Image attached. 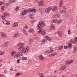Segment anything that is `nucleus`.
<instances>
[{"mask_svg":"<svg viewBox=\"0 0 77 77\" xmlns=\"http://www.w3.org/2000/svg\"><path fill=\"white\" fill-rule=\"evenodd\" d=\"M38 57L39 60H42H42H44L45 59L44 57L42 55L39 56Z\"/></svg>","mask_w":77,"mask_h":77,"instance_id":"nucleus-12","label":"nucleus"},{"mask_svg":"<svg viewBox=\"0 0 77 77\" xmlns=\"http://www.w3.org/2000/svg\"><path fill=\"white\" fill-rule=\"evenodd\" d=\"M3 15L1 16V18L2 19H5L6 18V16L8 17L9 16V14L8 13L6 12H4L3 13Z\"/></svg>","mask_w":77,"mask_h":77,"instance_id":"nucleus-3","label":"nucleus"},{"mask_svg":"<svg viewBox=\"0 0 77 77\" xmlns=\"http://www.w3.org/2000/svg\"><path fill=\"white\" fill-rule=\"evenodd\" d=\"M47 39V40H48V41H51V38L49 37V36H46L45 37Z\"/></svg>","mask_w":77,"mask_h":77,"instance_id":"nucleus-36","label":"nucleus"},{"mask_svg":"<svg viewBox=\"0 0 77 77\" xmlns=\"http://www.w3.org/2000/svg\"><path fill=\"white\" fill-rule=\"evenodd\" d=\"M56 54V53H54V54H51V56H55Z\"/></svg>","mask_w":77,"mask_h":77,"instance_id":"nucleus-46","label":"nucleus"},{"mask_svg":"<svg viewBox=\"0 0 77 77\" xmlns=\"http://www.w3.org/2000/svg\"><path fill=\"white\" fill-rule=\"evenodd\" d=\"M62 22V20H59V21L57 20V23L58 24H60V23H61Z\"/></svg>","mask_w":77,"mask_h":77,"instance_id":"nucleus-37","label":"nucleus"},{"mask_svg":"<svg viewBox=\"0 0 77 77\" xmlns=\"http://www.w3.org/2000/svg\"><path fill=\"white\" fill-rule=\"evenodd\" d=\"M23 47L20 46V47H19V48H18V49L19 50H22V49H23Z\"/></svg>","mask_w":77,"mask_h":77,"instance_id":"nucleus-42","label":"nucleus"},{"mask_svg":"<svg viewBox=\"0 0 77 77\" xmlns=\"http://www.w3.org/2000/svg\"><path fill=\"white\" fill-rule=\"evenodd\" d=\"M29 17H33V16H34L35 14H33V13L31 12V13H29Z\"/></svg>","mask_w":77,"mask_h":77,"instance_id":"nucleus-32","label":"nucleus"},{"mask_svg":"<svg viewBox=\"0 0 77 77\" xmlns=\"http://www.w3.org/2000/svg\"><path fill=\"white\" fill-rule=\"evenodd\" d=\"M57 33L60 37V36H62V34L61 32H60L59 31Z\"/></svg>","mask_w":77,"mask_h":77,"instance_id":"nucleus-31","label":"nucleus"},{"mask_svg":"<svg viewBox=\"0 0 77 77\" xmlns=\"http://www.w3.org/2000/svg\"><path fill=\"white\" fill-rule=\"evenodd\" d=\"M27 13H28V10H25L22 12L21 15H22L23 16H24V15H26Z\"/></svg>","mask_w":77,"mask_h":77,"instance_id":"nucleus-5","label":"nucleus"},{"mask_svg":"<svg viewBox=\"0 0 77 77\" xmlns=\"http://www.w3.org/2000/svg\"><path fill=\"white\" fill-rule=\"evenodd\" d=\"M63 5V1H61L59 4V7H60H60H62V6Z\"/></svg>","mask_w":77,"mask_h":77,"instance_id":"nucleus-23","label":"nucleus"},{"mask_svg":"<svg viewBox=\"0 0 77 77\" xmlns=\"http://www.w3.org/2000/svg\"><path fill=\"white\" fill-rule=\"evenodd\" d=\"M47 39V40H48V41H51V38L49 37V36H46L45 37Z\"/></svg>","mask_w":77,"mask_h":77,"instance_id":"nucleus-35","label":"nucleus"},{"mask_svg":"<svg viewBox=\"0 0 77 77\" xmlns=\"http://www.w3.org/2000/svg\"><path fill=\"white\" fill-rule=\"evenodd\" d=\"M22 32L23 33H24L25 35H27V31L25 29H22Z\"/></svg>","mask_w":77,"mask_h":77,"instance_id":"nucleus-19","label":"nucleus"},{"mask_svg":"<svg viewBox=\"0 0 77 77\" xmlns=\"http://www.w3.org/2000/svg\"><path fill=\"white\" fill-rule=\"evenodd\" d=\"M52 23H57V19H54L51 21Z\"/></svg>","mask_w":77,"mask_h":77,"instance_id":"nucleus-26","label":"nucleus"},{"mask_svg":"<svg viewBox=\"0 0 77 77\" xmlns=\"http://www.w3.org/2000/svg\"><path fill=\"white\" fill-rule=\"evenodd\" d=\"M20 60H17V62L18 63H20Z\"/></svg>","mask_w":77,"mask_h":77,"instance_id":"nucleus-56","label":"nucleus"},{"mask_svg":"<svg viewBox=\"0 0 77 77\" xmlns=\"http://www.w3.org/2000/svg\"><path fill=\"white\" fill-rule=\"evenodd\" d=\"M4 72H5V73H7V70L6 69L5 70Z\"/></svg>","mask_w":77,"mask_h":77,"instance_id":"nucleus-57","label":"nucleus"},{"mask_svg":"<svg viewBox=\"0 0 77 77\" xmlns=\"http://www.w3.org/2000/svg\"><path fill=\"white\" fill-rule=\"evenodd\" d=\"M38 75L40 77H44V74L42 73H38Z\"/></svg>","mask_w":77,"mask_h":77,"instance_id":"nucleus-28","label":"nucleus"},{"mask_svg":"<svg viewBox=\"0 0 77 77\" xmlns=\"http://www.w3.org/2000/svg\"><path fill=\"white\" fill-rule=\"evenodd\" d=\"M20 74H21V73H20V72H19L16 74V75H17V76H18V75H20Z\"/></svg>","mask_w":77,"mask_h":77,"instance_id":"nucleus-50","label":"nucleus"},{"mask_svg":"<svg viewBox=\"0 0 77 77\" xmlns=\"http://www.w3.org/2000/svg\"><path fill=\"white\" fill-rule=\"evenodd\" d=\"M68 47V46H65L64 47V48H65V49H66V48H67Z\"/></svg>","mask_w":77,"mask_h":77,"instance_id":"nucleus-52","label":"nucleus"},{"mask_svg":"<svg viewBox=\"0 0 77 77\" xmlns=\"http://www.w3.org/2000/svg\"><path fill=\"white\" fill-rule=\"evenodd\" d=\"M27 51L24 48H23V49L22 50L21 52H20V53L21 52V53H27Z\"/></svg>","mask_w":77,"mask_h":77,"instance_id":"nucleus-21","label":"nucleus"},{"mask_svg":"<svg viewBox=\"0 0 77 77\" xmlns=\"http://www.w3.org/2000/svg\"><path fill=\"white\" fill-rule=\"evenodd\" d=\"M1 9H2V10L3 11H5V8H4V6H2L1 7Z\"/></svg>","mask_w":77,"mask_h":77,"instance_id":"nucleus-47","label":"nucleus"},{"mask_svg":"<svg viewBox=\"0 0 77 77\" xmlns=\"http://www.w3.org/2000/svg\"><path fill=\"white\" fill-rule=\"evenodd\" d=\"M32 12V9L29 8L28 11V12Z\"/></svg>","mask_w":77,"mask_h":77,"instance_id":"nucleus-43","label":"nucleus"},{"mask_svg":"<svg viewBox=\"0 0 77 77\" xmlns=\"http://www.w3.org/2000/svg\"><path fill=\"white\" fill-rule=\"evenodd\" d=\"M70 42H72V43H73V44H77V43L74 41V40L73 39H71L70 40Z\"/></svg>","mask_w":77,"mask_h":77,"instance_id":"nucleus-27","label":"nucleus"},{"mask_svg":"<svg viewBox=\"0 0 77 77\" xmlns=\"http://www.w3.org/2000/svg\"><path fill=\"white\" fill-rule=\"evenodd\" d=\"M8 3H9V4H11V0H9V1H8Z\"/></svg>","mask_w":77,"mask_h":77,"instance_id":"nucleus-53","label":"nucleus"},{"mask_svg":"<svg viewBox=\"0 0 77 77\" xmlns=\"http://www.w3.org/2000/svg\"><path fill=\"white\" fill-rule=\"evenodd\" d=\"M8 45L9 42H6L2 45V47H8Z\"/></svg>","mask_w":77,"mask_h":77,"instance_id":"nucleus-11","label":"nucleus"},{"mask_svg":"<svg viewBox=\"0 0 77 77\" xmlns=\"http://www.w3.org/2000/svg\"><path fill=\"white\" fill-rule=\"evenodd\" d=\"M51 8V10H52L53 11H55L57 10V7L55 6L54 7H50Z\"/></svg>","mask_w":77,"mask_h":77,"instance_id":"nucleus-13","label":"nucleus"},{"mask_svg":"<svg viewBox=\"0 0 77 77\" xmlns=\"http://www.w3.org/2000/svg\"><path fill=\"white\" fill-rule=\"evenodd\" d=\"M50 30H54L55 29V26L54 25L51 24L50 26Z\"/></svg>","mask_w":77,"mask_h":77,"instance_id":"nucleus-9","label":"nucleus"},{"mask_svg":"<svg viewBox=\"0 0 77 77\" xmlns=\"http://www.w3.org/2000/svg\"><path fill=\"white\" fill-rule=\"evenodd\" d=\"M68 46L69 48H71L72 47V45L71 43H68Z\"/></svg>","mask_w":77,"mask_h":77,"instance_id":"nucleus-22","label":"nucleus"},{"mask_svg":"<svg viewBox=\"0 0 77 77\" xmlns=\"http://www.w3.org/2000/svg\"><path fill=\"white\" fill-rule=\"evenodd\" d=\"M32 13H35L36 12V10L34 8H32Z\"/></svg>","mask_w":77,"mask_h":77,"instance_id":"nucleus-29","label":"nucleus"},{"mask_svg":"<svg viewBox=\"0 0 77 77\" xmlns=\"http://www.w3.org/2000/svg\"><path fill=\"white\" fill-rule=\"evenodd\" d=\"M51 10V7H48V8H46L45 9V12L46 13H49L50 12V11Z\"/></svg>","mask_w":77,"mask_h":77,"instance_id":"nucleus-7","label":"nucleus"},{"mask_svg":"<svg viewBox=\"0 0 77 77\" xmlns=\"http://www.w3.org/2000/svg\"><path fill=\"white\" fill-rule=\"evenodd\" d=\"M66 67L65 66H63L61 67V70H64Z\"/></svg>","mask_w":77,"mask_h":77,"instance_id":"nucleus-24","label":"nucleus"},{"mask_svg":"<svg viewBox=\"0 0 77 77\" xmlns=\"http://www.w3.org/2000/svg\"><path fill=\"white\" fill-rule=\"evenodd\" d=\"M61 14H65L66 13V11L64 10H62L60 12Z\"/></svg>","mask_w":77,"mask_h":77,"instance_id":"nucleus-40","label":"nucleus"},{"mask_svg":"<svg viewBox=\"0 0 77 77\" xmlns=\"http://www.w3.org/2000/svg\"><path fill=\"white\" fill-rule=\"evenodd\" d=\"M63 9H65V10H66V8H65V6L63 7Z\"/></svg>","mask_w":77,"mask_h":77,"instance_id":"nucleus-61","label":"nucleus"},{"mask_svg":"<svg viewBox=\"0 0 77 77\" xmlns=\"http://www.w3.org/2000/svg\"><path fill=\"white\" fill-rule=\"evenodd\" d=\"M19 9V7L17 6L15 10L16 11H18Z\"/></svg>","mask_w":77,"mask_h":77,"instance_id":"nucleus-45","label":"nucleus"},{"mask_svg":"<svg viewBox=\"0 0 77 77\" xmlns=\"http://www.w3.org/2000/svg\"><path fill=\"white\" fill-rule=\"evenodd\" d=\"M72 32L70 29H69L68 30V35H70L71 34Z\"/></svg>","mask_w":77,"mask_h":77,"instance_id":"nucleus-39","label":"nucleus"},{"mask_svg":"<svg viewBox=\"0 0 77 77\" xmlns=\"http://www.w3.org/2000/svg\"><path fill=\"white\" fill-rule=\"evenodd\" d=\"M10 70H11V71H14V69H13L11 67Z\"/></svg>","mask_w":77,"mask_h":77,"instance_id":"nucleus-58","label":"nucleus"},{"mask_svg":"<svg viewBox=\"0 0 77 77\" xmlns=\"http://www.w3.org/2000/svg\"><path fill=\"white\" fill-rule=\"evenodd\" d=\"M18 25V22H15L13 24V27H17Z\"/></svg>","mask_w":77,"mask_h":77,"instance_id":"nucleus-18","label":"nucleus"},{"mask_svg":"<svg viewBox=\"0 0 77 77\" xmlns=\"http://www.w3.org/2000/svg\"><path fill=\"white\" fill-rule=\"evenodd\" d=\"M14 38H18L20 36V34L18 33H17L14 35Z\"/></svg>","mask_w":77,"mask_h":77,"instance_id":"nucleus-20","label":"nucleus"},{"mask_svg":"<svg viewBox=\"0 0 77 77\" xmlns=\"http://www.w3.org/2000/svg\"><path fill=\"white\" fill-rule=\"evenodd\" d=\"M39 10L40 12H42V8H40Z\"/></svg>","mask_w":77,"mask_h":77,"instance_id":"nucleus-49","label":"nucleus"},{"mask_svg":"<svg viewBox=\"0 0 77 77\" xmlns=\"http://www.w3.org/2000/svg\"><path fill=\"white\" fill-rule=\"evenodd\" d=\"M43 3H44V2L42 1H41L39 2H38V4L39 5V6H41V5H42V4H43Z\"/></svg>","mask_w":77,"mask_h":77,"instance_id":"nucleus-25","label":"nucleus"},{"mask_svg":"<svg viewBox=\"0 0 77 77\" xmlns=\"http://www.w3.org/2000/svg\"><path fill=\"white\" fill-rule=\"evenodd\" d=\"M11 3H14L15 2V0H11Z\"/></svg>","mask_w":77,"mask_h":77,"instance_id":"nucleus-55","label":"nucleus"},{"mask_svg":"<svg viewBox=\"0 0 77 77\" xmlns=\"http://www.w3.org/2000/svg\"><path fill=\"white\" fill-rule=\"evenodd\" d=\"M46 24L45 23L43 22L42 21H40L39 22L38 24L37 25V27L39 29V30L38 31V34H39L41 33V35H44L46 34V32L45 31L43 30L42 31V26H43V27H45Z\"/></svg>","mask_w":77,"mask_h":77,"instance_id":"nucleus-1","label":"nucleus"},{"mask_svg":"<svg viewBox=\"0 0 77 77\" xmlns=\"http://www.w3.org/2000/svg\"><path fill=\"white\" fill-rule=\"evenodd\" d=\"M17 46H21V47H23V46H24L25 45V44L24 43H21V42L18 43L17 44Z\"/></svg>","mask_w":77,"mask_h":77,"instance_id":"nucleus-10","label":"nucleus"},{"mask_svg":"<svg viewBox=\"0 0 77 77\" xmlns=\"http://www.w3.org/2000/svg\"><path fill=\"white\" fill-rule=\"evenodd\" d=\"M53 17L54 18H59L60 17V15L58 14H55L54 15Z\"/></svg>","mask_w":77,"mask_h":77,"instance_id":"nucleus-14","label":"nucleus"},{"mask_svg":"<svg viewBox=\"0 0 77 77\" xmlns=\"http://www.w3.org/2000/svg\"><path fill=\"white\" fill-rule=\"evenodd\" d=\"M3 2H0V5H3Z\"/></svg>","mask_w":77,"mask_h":77,"instance_id":"nucleus-59","label":"nucleus"},{"mask_svg":"<svg viewBox=\"0 0 77 77\" xmlns=\"http://www.w3.org/2000/svg\"><path fill=\"white\" fill-rule=\"evenodd\" d=\"M22 60H27V58L24 57L22 58Z\"/></svg>","mask_w":77,"mask_h":77,"instance_id":"nucleus-41","label":"nucleus"},{"mask_svg":"<svg viewBox=\"0 0 77 77\" xmlns=\"http://www.w3.org/2000/svg\"><path fill=\"white\" fill-rule=\"evenodd\" d=\"M1 33H2V36L3 38H6V34L5 33L3 32H1Z\"/></svg>","mask_w":77,"mask_h":77,"instance_id":"nucleus-17","label":"nucleus"},{"mask_svg":"<svg viewBox=\"0 0 77 77\" xmlns=\"http://www.w3.org/2000/svg\"><path fill=\"white\" fill-rule=\"evenodd\" d=\"M73 63V60H71L69 61L68 60H67L66 62L65 65H70V64H71L72 63Z\"/></svg>","mask_w":77,"mask_h":77,"instance_id":"nucleus-8","label":"nucleus"},{"mask_svg":"<svg viewBox=\"0 0 77 77\" xmlns=\"http://www.w3.org/2000/svg\"><path fill=\"white\" fill-rule=\"evenodd\" d=\"M29 42L31 44H32V42H33V39H32V38H29Z\"/></svg>","mask_w":77,"mask_h":77,"instance_id":"nucleus-33","label":"nucleus"},{"mask_svg":"<svg viewBox=\"0 0 77 77\" xmlns=\"http://www.w3.org/2000/svg\"><path fill=\"white\" fill-rule=\"evenodd\" d=\"M4 52L3 51L1 52H0V55H3L4 54Z\"/></svg>","mask_w":77,"mask_h":77,"instance_id":"nucleus-44","label":"nucleus"},{"mask_svg":"<svg viewBox=\"0 0 77 77\" xmlns=\"http://www.w3.org/2000/svg\"><path fill=\"white\" fill-rule=\"evenodd\" d=\"M73 51L74 52H75V51H77V47L75 46H74L73 48Z\"/></svg>","mask_w":77,"mask_h":77,"instance_id":"nucleus-34","label":"nucleus"},{"mask_svg":"<svg viewBox=\"0 0 77 77\" xmlns=\"http://www.w3.org/2000/svg\"><path fill=\"white\" fill-rule=\"evenodd\" d=\"M35 29H30L28 30V32H29V33H33Z\"/></svg>","mask_w":77,"mask_h":77,"instance_id":"nucleus-15","label":"nucleus"},{"mask_svg":"<svg viewBox=\"0 0 77 77\" xmlns=\"http://www.w3.org/2000/svg\"><path fill=\"white\" fill-rule=\"evenodd\" d=\"M35 2H39V0H35Z\"/></svg>","mask_w":77,"mask_h":77,"instance_id":"nucleus-62","label":"nucleus"},{"mask_svg":"<svg viewBox=\"0 0 77 77\" xmlns=\"http://www.w3.org/2000/svg\"><path fill=\"white\" fill-rule=\"evenodd\" d=\"M6 6H9V3H6Z\"/></svg>","mask_w":77,"mask_h":77,"instance_id":"nucleus-54","label":"nucleus"},{"mask_svg":"<svg viewBox=\"0 0 77 77\" xmlns=\"http://www.w3.org/2000/svg\"><path fill=\"white\" fill-rule=\"evenodd\" d=\"M75 41V42H77V37H75L74 38Z\"/></svg>","mask_w":77,"mask_h":77,"instance_id":"nucleus-48","label":"nucleus"},{"mask_svg":"<svg viewBox=\"0 0 77 77\" xmlns=\"http://www.w3.org/2000/svg\"><path fill=\"white\" fill-rule=\"evenodd\" d=\"M14 56V58H16V57H20V56H22L23 55V54L21 53V52H16L15 51H13L11 54V56Z\"/></svg>","mask_w":77,"mask_h":77,"instance_id":"nucleus-2","label":"nucleus"},{"mask_svg":"<svg viewBox=\"0 0 77 77\" xmlns=\"http://www.w3.org/2000/svg\"><path fill=\"white\" fill-rule=\"evenodd\" d=\"M34 39H38V37H34Z\"/></svg>","mask_w":77,"mask_h":77,"instance_id":"nucleus-63","label":"nucleus"},{"mask_svg":"<svg viewBox=\"0 0 77 77\" xmlns=\"http://www.w3.org/2000/svg\"><path fill=\"white\" fill-rule=\"evenodd\" d=\"M2 66V64L1 63H0V67Z\"/></svg>","mask_w":77,"mask_h":77,"instance_id":"nucleus-64","label":"nucleus"},{"mask_svg":"<svg viewBox=\"0 0 77 77\" xmlns=\"http://www.w3.org/2000/svg\"><path fill=\"white\" fill-rule=\"evenodd\" d=\"M47 42V40L46 39H44L42 40L41 44H45L46 42Z\"/></svg>","mask_w":77,"mask_h":77,"instance_id":"nucleus-16","label":"nucleus"},{"mask_svg":"<svg viewBox=\"0 0 77 77\" xmlns=\"http://www.w3.org/2000/svg\"><path fill=\"white\" fill-rule=\"evenodd\" d=\"M49 48H50V51H45L46 53H53V49L51 47H50Z\"/></svg>","mask_w":77,"mask_h":77,"instance_id":"nucleus-6","label":"nucleus"},{"mask_svg":"<svg viewBox=\"0 0 77 77\" xmlns=\"http://www.w3.org/2000/svg\"><path fill=\"white\" fill-rule=\"evenodd\" d=\"M30 0H25V2H29Z\"/></svg>","mask_w":77,"mask_h":77,"instance_id":"nucleus-51","label":"nucleus"},{"mask_svg":"<svg viewBox=\"0 0 77 77\" xmlns=\"http://www.w3.org/2000/svg\"><path fill=\"white\" fill-rule=\"evenodd\" d=\"M2 22L4 24H6V25L8 26L10 25V22L9 21H7L6 19H4L2 20Z\"/></svg>","mask_w":77,"mask_h":77,"instance_id":"nucleus-4","label":"nucleus"},{"mask_svg":"<svg viewBox=\"0 0 77 77\" xmlns=\"http://www.w3.org/2000/svg\"><path fill=\"white\" fill-rule=\"evenodd\" d=\"M63 48V46H59L58 48V50H60V49H62V48Z\"/></svg>","mask_w":77,"mask_h":77,"instance_id":"nucleus-38","label":"nucleus"},{"mask_svg":"<svg viewBox=\"0 0 77 77\" xmlns=\"http://www.w3.org/2000/svg\"><path fill=\"white\" fill-rule=\"evenodd\" d=\"M25 29H28V27H27V26H25Z\"/></svg>","mask_w":77,"mask_h":77,"instance_id":"nucleus-60","label":"nucleus"},{"mask_svg":"<svg viewBox=\"0 0 77 77\" xmlns=\"http://www.w3.org/2000/svg\"><path fill=\"white\" fill-rule=\"evenodd\" d=\"M24 48H25V49H26V51L28 52V51L29 50V47L28 46H27Z\"/></svg>","mask_w":77,"mask_h":77,"instance_id":"nucleus-30","label":"nucleus"}]
</instances>
